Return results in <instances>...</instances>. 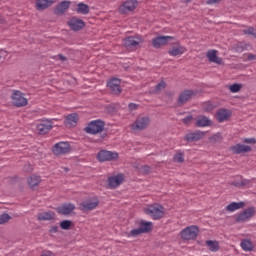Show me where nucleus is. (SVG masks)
<instances>
[{
	"label": "nucleus",
	"instance_id": "obj_1",
	"mask_svg": "<svg viewBox=\"0 0 256 256\" xmlns=\"http://www.w3.org/2000/svg\"><path fill=\"white\" fill-rule=\"evenodd\" d=\"M146 215H150L152 219H161L165 215V208L159 204H152L144 209Z\"/></svg>",
	"mask_w": 256,
	"mask_h": 256
},
{
	"label": "nucleus",
	"instance_id": "obj_2",
	"mask_svg": "<svg viewBox=\"0 0 256 256\" xmlns=\"http://www.w3.org/2000/svg\"><path fill=\"white\" fill-rule=\"evenodd\" d=\"M103 129H105V122L93 120L84 128V131L89 135H97V133H101Z\"/></svg>",
	"mask_w": 256,
	"mask_h": 256
},
{
	"label": "nucleus",
	"instance_id": "obj_3",
	"mask_svg": "<svg viewBox=\"0 0 256 256\" xmlns=\"http://www.w3.org/2000/svg\"><path fill=\"white\" fill-rule=\"evenodd\" d=\"M180 235L184 241L197 239V235H199V228L197 226H188L180 232Z\"/></svg>",
	"mask_w": 256,
	"mask_h": 256
},
{
	"label": "nucleus",
	"instance_id": "obj_4",
	"mask_svg": "<svg viewBox=\"0 0 256 256\" xmlns=\"http://www.w3.org/2000/svg\"><path fill=\"white\" fill-rule=\"evenodd\" d=\"M11 99L14 107H26L28 103L27 98H25V94L19 90H15L12 93Z\"/></svg>",
	"mask_w": 256,
	"mask_h": 256
},
{
	"label": "nucleus",
	"instance_id": "obj_5",
	"mask_svg": "<svg viewBox=\"0 0 256 256\" xmlns=\"http://www.w3.org/2000/svg\"><path fill=\"white\" fill-rule=\"evenodd\" d=\"M153 229L152 222L141 221L139 227L130 231V235L132 237H137V235H141L143 233H149Z\"/></svg>",
	"mask_w": 256,
	"mask_h": 256
},
{
	"label": "nucleus",
	"instance_id": "obj_6",
	"mask_svg": "<svg viewBox=\"0 0 256 256\" xmlns=\"http://www.w3.org/2000/svg\"><path fill=\"white\" fill-rule=\"evenodd\" d=\"M175 38L172 36H156L152 39V47L154 49H161L163 46L171 43Z\"/></svg>",
	"mask_w": 256,
	"mask_h": 256
},
{
	"label": "nucleus",
	"instance_id": "obj_7",
	"mask_svg": "<svg viewBox=\"0 0 256 256\" xmlns=\"http://www.w3.org/2000/svg\"><path fill=\"white\" fill-rule=\"evenodd\" d=\"M150 119L147 116H139L136 121L132 124V129L134 131H143V129H147L150 123Z\"/></svg>",
	"mask_w": 256,
	"mask_h": 256
},
{
	"label": "nucleus",
	"instance_id": "obj_8",
	"mask_svg": "<svg viewBox=\"0 0 256 256\" xmlns=\"http://www.w3.org/2000/svg\"><path fill=\"white\" fill-rule=\"evenodd\" d=\"M140 43H143L141 36H128L123 40V45L126 49H135Z\"/></svg>",
	"mask_w": 256,
	"mask_h": 256
},
{
	"label": "nucleus",
	"instance_id": "obj_9",
	"mask_svg": "<svg viewBox=\"0 0 256 256\" xmlns=\"http://www.w3.org/2000/svg\"><path fill=\"white\" fill-rule=\"evenodd\" d=\"M98 161H115V159H119V154L117 152L101 150L98 155Z\"/></svg>",
	"mask_w": 256,
	"mask_h": 256
},
{
	"label": "nucleus",
	"instance_id": "obj_10",
	"mask_svg": "<svg viewBox=\"0 0 256 256\" xmlns=\"http://www.w3.org/2000/svg\"><path fill=\"white\" fill-rule=\"evenodd\" d=\"M107 87L112 95H121V92L123 91V89H121V79L119 78H112L108 82Z\"/></svg>",
	"mask_w": 256,
	"mask_h": 256
},
{
	"label": "nucleus",
	"instance_id": "obj_11",
	"mask_svg": "<svg viewBox=\"0 0 256 256\" xmlns=\"http://www.w3.org/2000/svg\"><path fill=\"white\" fill-rule=\"evenodd\" d=\"M196 93L193 90H184L178 97V105L181 107L182 105H185L188 101L192 100L193 97H195Z\"/></svg>",
	"mask_w": 256,
	"mask_h": 256
},
{
	"label": "nucleus",
	"instance_id": "obj_12",
	"mask_svg": "<svg viewBox=\"0 0 256 256\" xmlns=\"http://www.w3.org/2000/svg\"><path fill=\"white\" fill-rule=\"evenodd\" d=\"M69 151H71V146L67 142H59L53 147V153L55 155H66Z\"/></svg>",
	"mask_w": 256,
	"mask_h": 256
},
{
	"label": "nucleus",
	"instance_id": "obj_13",
	"mask_svg": "<svg viewBox=\"0 0 256 256\" xmlns=\"http://www.w3.org/2000/svg\"><path fill=\"white\" fill-rule=\"evenodd\" d=\"M253 215H255V208L250 207V208L244 210L242 213H240L237 216L236 221H237V223H245V221H249V219H251V217H253Z\"/></svg>",
	"mask_w": 256,
	"mask_h": 256
},
{
	"label": "nucleus",
	"instance_id": "obj_14",
	"mask_svg": "<svg viewBox=\"0 0 256 256\" xmlns=\"http://www.w3.org/2000/svg\"><path fill=\"white\" fill-rule=\"evenodd\" d=\"M136 8H137V0H127L120 6L119 13H122V15H125L126 13H129V11H134Z\"/></svg>",
	"mask_w": 256,
	"mask_h": 256
},
{
	"label": "nucleus",
	"instance_id": "obj_15",
	"mask_svg": "<svg viewBox=\"0 0 256 256\" xmlns=\"http://www.w3.org/2000/svg\"><path fill=\"white\" fill-rule=\"evenodd\" d=\"M51 129H53V122L50 120H42L39 124H37L39 135H47Z\"/></svg>",
	"mask_w": 256,
	"mask_h": 256
},
{
	"label": "nucleus",
	"instance_id": "obj_16",
	"mask_svg": "<svg viewBox=\"0 0 256 256\" xmlns=\"http://www.w3.org/2000/svg\"><path fill=\"white\" fill-rule=\"evenodd\" d=\"M68 25L72 31H81L85 27V21L77 18V17H72L68 21Z\"/></svg>",
	"mask_w": 256,
	"mask_h": 256
},
{
	"label": "nucleus",
	"instance_id": "obj_17",
	"mask_svg": "<svg viewBox=\"0 0 256 256\" xmlns=\"http://www.w3.org/2000/svg\"><path fill=\"white\" fill-rule=\"evenodd\" d=\"M185 51H187V49L184 46L179 44V42H175L174 46L168 50V54H170L171 57H178L183 55Z\"/></svg>",
	"mask_w": 256,
	"mask_h": 256
},
{
	"label": "nucleus",
	"instance_id": "obj_18",
	"mask_svg": "<svg viewBox=\"0 0 256 256\" xmlns=\"http://www.w3.org/2000/svg\"><path fill=\"white\" fill-rule=\"evenodd\" d=\"M204 136H205L204 132L195 131V132H190V133L186 134L184 139L188 143H193L195 141H199V140L203 139Z\"/></svg>",
	"mask_w": 256,
	"mask_h": 256
},
{
	"label": "nucleus",
	"instance_id": "obj_19",
	"mask_svg": "<svg viewBox=\"0 0 256 256\" xmlns=\"http://www.w3.org/2000/svg\"><path fill=\"white\" fill-rule=\"evenodd\" d=\"M121 183H123V174H118L108 178V187L110 189H116V187H119Z\"/></svg>",
	"mask_w": 256,
	"mask_h": 256
},
{
	"label": "nucleus",
	"instance_id": "obj_20",
	"mask_svg": "<svg viewBox=\"0 0 256 256\" xmlns=\"http://www.w3.org/2000/svg\"><path fill=\"white\" fill-rule=\"evenodd\" d=\"M97 205H99V200L97 198H94L92 200L82 202L80 204V207H82V211H93V209L97 208Z\"/></svg>",
	"mask_w": 256,
	"mask_h": 256
},
{
	"label": "nucleus",
	"instance_id": "obj_21",
	"mask_svg": "<svg viewBox=\"0 0 256 256\" xmlns=\"http://www.w3.org/2000/svg\"><path fill=\"white\" fill-rule=\"evenodd\" d=\"M73 211H75V205L71 203L63 204L57 208V213H59V215H71Z\"/></svg>",
	"mask_w": 256,
	"mask_h": 256
},
{
	"label": "nucleus",
	"instance_id": "obj_22",
	"mask_svg": "<svg viewBox=\"0 0 256 256\" xmlns=\"http://www.w3.org/2000/svg\"><path fill=\"white\" fill-rule=\"evenodd\" d=\"M77 121H79V115L77 113H72L66 116L64 120V125L66 127H76Z\"/></svg>",
	"mask_w": 256,
	"mask_h": 256
},
{
	"label": "nucleus",
	"instance_id": "obj_23",
	"mask_svg": "<svg viewBox=\"0 0 256 256\" xmlns=\"http://www.w3.org/2000/svg\"><path fill=\"white\" fill-rule=\"evenodd\" d=\"M231 151H233L236 155H241V153H251V146L245 144H236L231 147Z\"/></svg>",
	"mask_w": 256,
	"mask_h": 256
},
{
	"label": "nucleus",
	"instance_id": "obj_24",
	"mask_svg": "<svg viewBox=\"0 0 256 256\" xmlns=\"http://www.w3.org/2000/svg\"><path fill=\"white\" fill-rule=\"evenodd\" d=\"M210 63H216V65H223V59L217 56V50H209L206 54Z\"/></svg>",
	"mask_w": 256,
	"mask_h": 256
},
{
	"label": "nucleus",
	"instance_id": "obj_25",
	"mask_svg": "<svg viewBox=\"0 0 256 256\" xmlns=\"http://www.w3.org/2000/svg\"><path fill=\"white\" fill-rule=\"evenodd\" d=\"M69 5H71L70 1L64 0L60 4H58L54 9V15H63L67 9H69Z\"/></svg>",
	"mask_w": 256,
	"mask_h": 256
},
{
	"label": "nucleus",
	"instance_id": "obj_26",
	"mask_svg": "<svg viewBox=\"0 0 256 256\" xmlns=\"http://www.w3.org/2000/svg\"><path fill=\"white\" fill-rule=\"evenodd\" d=\"M53 0H37L36 1V9L38 11H45V9L51 7L53 5Z\"/></svg>",
	"mask_w": 256,
	"mask_h": 256
},
{
	"label": "nucleus",
	"instance_id": "obj_27",
	"mask_svg": "<svg viewBox=\"0 0 256 256\" xmlns=\"http://www.w3.org/2000/svg\"><path fill=\"white\" fill-rule=\"evenodd\" d=\"M217 120L219 123H223V121H227L229 117H231V112L227 109H220L217 112Z\"/></svg>",
	"mask_w": 256,
	"mask_h": 256
},
{
	"label": "nucleus",
	"instance_id": "obj_28",
	"mask_svg": "<svg viewBox=\"0 0 256 256\" xmlns=\"http://www.w3.org/2000/svg\"><path fill=\"white\" fill-rule=\"evenodd\" d=\"M38 221H53L55 219V212H41L37 215Z\"/></svg>",
	"mask_w": 256,
	"mask_h": 256
},
{
	"label": "nucleus",
	"instance_id": "obj_29",
	"mask_svg": "<svg viewBox=\"0 0 256 256\" xmlns=\"http://www.w3.org/2000/svg\"><path fill=\"white\" fill-rule=\"evenodd\" d=\"M76 13L80 15H89V5L83 2L78 3Z\"/></svg>",
	"mask_w": 256,
	"mask_h": 256
},
{
	"label": "nucleus",
	"instance_id": "obj_30",
	"mask_svg": "<svg viewBox=\"0 0 256 256\" xmlns=\"http://www.w3.org/2000/svg\"><path fill=\"white\" fill-rule=\"evenodd\" d=\"M27 183H28L29 187H31V188L37 187V185H39V183H41V177L37 176V175H31L27 179Z\"/></svg>",
	"mask_w": 256,
	"mask_h": 256
},
{
	"label": "nucleus",
	"instance_id": "obj_31",
	"mask_svg": "<svg viewBox=\"0 0 256 256\" xmlns=\"http://www.w3.org/2000/svg\"><path fill=\"white\" fill-rule=\"evenodd\" d=\"M211 125V120L206 116H200L196 122V127H209Z\"/></svg>",
	"mask_w": 256,
	"mask_h": 256
},
{
	"label": "nucleus",
	"instance_id": "obj_32",
	"mask_svg": "<svg viewBox=\"0 0 256 256\" xmlns=\"http://www.w3.org/2000/svg\"><path fill=\"white\" fill-rule=\"evenodd\" d=\"M243 207H245L244 202H232L226 207V209L227 211L233 212L237 211V209H243Z\"/></svg>",
	"mask_w": 256,
	"mask_h": 256
},
{
	"label": "nucleus",
	"instance_id": "obj_33",
	"mask_svg": "<svg viewBox=\"0 0 256 256\" xmlns=\"http://www.w3.org/2000/svg\"><path fill=\"white\" fill-rule=\"evenodd\" d=\"M206 245H207L209 251H212L214 253L219 251V242H217V241L207 240Z\"/></svg>",
	"mask_w": 256,
	"mask_h": 256
},
{
	"label": "nucleus",
	"instance_id": "obj_34",
	"mask_svg": "<svg viewBox=\"0 0 256 256\" xmlns=\"http://www.w3.org/2000/svg\"><path fill=\"white\" fill-rule=\"evenodd\" d=\"M241 248L243 251H252L254 248L253 242H251V240H243L241 242Z\"/></svg>",
	"mask_w": 256,
	"mask_h": 256
},
{
	"label": "nucleus",
	"instance_id": "obj_35",
	"mask_svg": "<svg viewBox=\"0 0 256 256\" xmlns=\"http://www.w3.org/2000/svg\"><path fill=\"white\" fill-rule=\"evenodd\" d=\"M71 225H73V222H71V220H64L60 222V227L61 229H64V231L71 229Z\"/></svg>",
	"mask_w": 256,
	"mask_h": 256
},
{
	"label": "nucleus",
	"instance_id": "obj_36",
	"mask_svg": "<svg viewBox=\"0 0 256 256\" xmlns=\"http://www.w3.org/2000/svg\"><path fill=\"white\" fill-rule=\"evenodd\" d=\"M241 87H243L241 84H232L229 86V89L231 93H239L241 91Z\"/></svg>",
	"mask_w": 256,
	"mask_h": 256
},
{
	"label": "nucleus",
	"instance_id": "obj_37",
	"mask_svg": "<svg viewBox=\"0 0 256 256\" xmlns=\"http://www.w3.org/2000/svg\"><path fill=\"white\" fill-rule=\"evenodd\" d=\"M245 49H247V44L243 43V42H239L236 45V51L237 53H243V51H245Z\"/></svg>",
	"mask_w": 256,
	"mask_h": 256
},
{
	"label": "nucleus",
	"instance_id": "obj_38",
	"mask_svg": "<svg viewBox=\"0 0 256 256\" xmlns=\"http://www.w3.org/2000/svg\"><path fill=\"white\" fill-rule=\"evenodd\" d=\"M10 219H11V217L7 213L0 215V225L7 223L8 221H10Z\"/></svg>",
	"mask_w": 256,
	"mask_h": 256
},
{
	"label": "nucleus",
	"instance_id": "obj_39",
	"mask_svg": "<svg viewBox=\"0 0 256 256\" xmlns=\"http://www.w3.org/2000/svg\"><path fill=\"white\" fill-rule=\"evenodd\" d=\"M244 35H251L252 37H256V30L253 27H249L248 29L243 30Z\"/></svg>",
	"mask_w": 256,
	"mask_h": 256
},
{
	"label": "nucleus",
	"instance_id": "obj_40",
	"mask_svg": "<svg viewBox=\"0 0 256 256\" xmlns=\"http://www.w3.org/2000/svg\"><path fill=\"white\" fill-rule=\"evenodd\" d=\"M174 161L175 163H183V161H185L183 153H178L174 155Z\"/></svg>",
	"mask_w": 256,
	"mask_h": 256
},
{
	"label": "nucleus",
	"instance_id": "obj_41",
	"mask_svg": "<svg viewBox=\"0 0 256 256\" xmlns=\"http://www.w3.org/2000/svg\"><path fill=\"white\" fill-rule=\"evenodd\" d=\"M213 104H211L210 102H205L203 105H202V109L206 112H209V111H212L213 109Z\"/></svg>",
	"mask_w": 256,
	"mask_h": 256
},
{
	"label": "nucleus",
	"instance_id": "obj_42",
	"mask_svg": "<svg viewBox=\"0 0 256 256\" xmlns=\"http://www.w3.org/2000/svg\"><path fill=\"white\" fill-rule=\"evenodd\" d=\"M242 143H246L247 145H255L256 139L255 138H243Z\"/></svg>",
	"mask_w": 256,
	"mask_h": 256
},
{
	"label": "nucleus",
	"instance_id": "obj_43",
	"mask_svg": "<svg viewBox=\"0 0 256 256\" xmlns=\"http://www.w3.org/2000/svg\"><path fill=\"white\" fill-rule=\"evenodd\" d=\"M141 172L144 173V175H149V173H151V167L144 165L141 167Z\"/></svg>",
	"mask_w": 256,
	"mask_h": 256
},
{
	"label": "nucleus",
	"instance_id": "obj_44",
	"mask_svg": "<svg viewBox=\"0 0 256 256\" xmlns=\"http://www.w3.org/2000/svg\"><path fill=\"white\" fill-rule=\"evenodd\" d=\"M166 84L164 81L158 83L155 87V91H162V89H165Z\"/></svg>",
	"mask_w": 256,
	"mask_h": 256
},
{
	"label": "nucleus",
	"instance_id": "obj_45",
	"mask_svg": "<svg viewBox=\"0 0 256 256\" xmlns=\"http://www.w3.org/2000/svg\"><path fill=\"white\" fill-rule=\"evenodd\" d=\"M191 121H193V116L189 115L185 118H183L182 122L184 123V125H189V123H191Z\"/></svg>",
	"mask_w": 256,
	"mask_h": 256
},
{
	"label": "nucleus",
	"instance_id": "obj_46",
	"mask_svg": "<svg viewBox=\"0 0 256 256\" xmlns=\"http://www.w3.org/2000/svg\"><path fill=\"white\" fill-rule=\"evenodd\" d=\"M138 107H139V105H137V104H135V103H130V104L128 105V109H129L130 111H136V109H138Z\"/></svg>",
	"mask_w": 256,
	"mask_h": 256
},
{
	"label": "nucleus",
	"instance_id": "obj_47",
	"mask_svg": "<svg viewBox=\"0 0 256 256\" xmlns=\"http://www.w3.org/2000/svg\"><path fill=\"white\" fill-rule=\"evenodd\" d=\"M232 185H234V187H243L245 185V182H243V181L241 183L233 182Z\"/></svg>",
	"mask_w": 256,
	"mask_h": 256
},
{
	"label": "nucleus",
	"instance_id": "obj_48",
	"mask_svg": "<svg viewBox=\"0 0 256 256\" xmlns=\"http://www.w3.org/2000/svg\"><path fill=\"white\" fill-rule=\"evenodd\" d=\"M256 56L254 54H248L247 60L248 61H255Z\"/></svg>",
	"mask_w": 256,
	"mask_h": 256
},
{
	"label": "nucleus",
	"instance_id": "obj_49",
	"mask_svg": "<svg viewBox=\"0 0 256 256\" xmlns=\"http://www.w3.org/2000/svg\"><path fill=\"white\" fill-rule=\"evenodd\" d=\"M221 0H207L208 5H215V3H219Z\"/></svg>",
	"mask_w": 256,
	"mask_h": 256
},
{
	"label": "nucleus",
	"instance_id": "obj_50",
	"mask_svg": "<svg viewBox=\"0 0 256 256\" xmlns=\"http://www.w3.org/2000/svg\"><path fill=\"white\" fill-rule=\"evenodd\" d=\"M57 231H59V227L57 226H52L50 229V233H57Z\"/></svg>",
	"mask_w": 256,
	"mask_h": 256
},
{
	"label": "nucleus",
	"instance_id": "obj_51",
	"mask_svg": "<svg viewBox=\"0 0 256 256\" xmlns=\"http://www.w3.org/2000/svg\"><path fill=\"white\" fill-rule=\"evenodd\" d=\"M24 171L31 172V171H33V167L31 165H26V166H24Z\"/></svg>",
	"mask_w": 256,
	"mask_h": 256
},
{
	"label": "nucleus",
	"instance_id": "obj_52",
	"mask_svg": "<svg viewBox=\"0 0 256 256\" xmlns=\"http://www.w3.org/2000/svg\"><path fill=\"white\" fill-rule=\"evenodd\" d=\"M60 61H66L67 57L63 56L62 54H59L58 56H56Z\"/></svg>",
	"mask_w": 256,
	"mask_h": 256
},
{
	"label": "nucleus",
	"instance_id": "obj_53",
	"mask_svg": "<svg viewBox=\"0 0 256 256\" xmlns=\"http://www.w3.org/2000/svg\"><path fill=\"white\" fill-rule=\"evenodd\" d=\"M41 256H53V254L51 252H48L46 254H42Z\"/></svg>",
	"mask_w": 256,
	"mask_h": 256
},
{
	"label": "nucleus",
	"instance_id": "obj_54",
	"mask_svg": "<svg viewBox=\"0 0 256 256\" xmlns=\"http://www.w3.org/2000/svg\"><path fill=\"white\" fill-rule=\"evenodd\" d=\"M182 3H191V0H182Z\"/></svg>",
	"mask_w": 256,
	"mask_h": 256
}]
</instances>
